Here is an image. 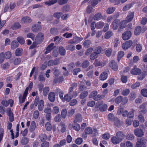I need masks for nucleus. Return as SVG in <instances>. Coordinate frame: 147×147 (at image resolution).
<instances>
[{
    "mask_svg": "<svg viewBox=\"0 0 147 147\" xmlns=\"http://www.w3.org/2000/svg\"><path fill=\"white\" fill-rule=\"evenodd\" d=\"M22 21L25 23H29L31 22L32 20L29 17H25L22 18Z\"/></svg>",
    "mask_w": 147,
    "mask_h": 147,
    "instance_id": "obj_25",
    "label": "nucleus"
},
{
    "mask_svg": "<svg viewBox=\"0 0 147 147\" xmlns=\"http://www.w3.org/2000/svg\"><path fill=\"white\" fill-rule=\"evenodd\" d=\"M55 121L56 122H59L61 120V117L60 114H58L54 118Z\"/></svg>",
    "mask_w": 147,
    "mask_h": 147,
    "instance_id": "obj_64",
    "label": "nucleus"
},
{
    "mask_svg": "<svg viewBox=\"0 0 147 147\" xmlns=\"http://www.w3.org/2000/svg\"><path fill=\"white\" fill-rule=\"evenodd\" d=\"M39 138L41 141L43 142L45 141L47 139V136L45 134H41L39 136Z\"/></svg>",
    "mask_w": 147,
    "mask_h": 147,
    "instance_id": "obj_31",
    "label": "nucleus"
},
{
    "mask_svg": "<svg viewBox=\"0 0 147 147\" xmlns=\"http://www.w3.org/2000/svg\"><path fill=\"white\" fill-rule=\"evenodd\" d=\"M118 140V139L116 136L113 137L111 138L112 142L114 144H117L121 142L120 141Z\"/></svg>",
    "mask_w": 147,
    "mask_h": 147,
    "instance_id": "obj_24",
    "label": "nucleus"
},
{
    "mask_svg": "<svg viewBox=\"0 0 147 147\" xmlns=\"http://www.w3.org/2000/svg\"><path fill=\"white\" fill-rule=\"evenodd\" d=\"M141 93L142 96L147 97V89H143L141 91Z\"/></svg>",
    "mask_w": 147,
    "mask_h": 147,
    "instance_id": "obj_61",
    "label": "nucleus"
},
{
    "mask_svg": "<svg viewBox=\"0 0 147 147\" xmlns=\"http://www.w3.org/2000/svg\"><path fill=\"white\" fill-rule=\"evenodd\" d=\"M141 72V70L137 68L134 67L131 71V73L134 75H139Z\"/></svg>",
    "mask_w": 147,
    "mask_h": 147,
    "instance_id": "obj_8",
    "label": "nucleus"
},
{
    "mask_svg": "<svg viewBox=\"0 0 147 147\" xmlns=\"http://www.w3.org/2000/svg\"><path fill=\"white\" fill-rule=\"evenodd\" d=\"M19 44L18 42L16 41H13L11 42V49H15L18 47Z\"/></svg>",
    "mask_w": 147,
    "mask_h": 147,
    "instance_id": "obj_22",
    "label": "nucleus"
},
{
    "mask_svg": "<svg viewBox=\"0 0 147 147\" xmlns=\"http://www.w3.org/2000/svg\"><path fill=\"white\" fill-rule=\"evenodd\" d=\"M8 115L9 116V121L11 122L13 121L14 120V117L13 114L10 110L9 112Z\"/></svg>",
    "mask_w": 147,
    "mask_h": 147,
    "instance_id": "obj_51",
    "label": "nucleus"
},
{
    "mask_svg": "<svg viewBox=\"0 0 147 147\" xmlns=\"http://www.w3.org/2000/svg\"><path fill=\"white\" fill-rule=\"evenodd\" d=\"M11 54L10 51H7L4 54V57L6 59H9L11 57Z\"/></svg>",
    "mask_w": 147,
    "mask_h": 147,
    "instance_id": "obj_57",
    "label": "nucleus"
},
{
    "mask_svg": "<svg viewBox=\"0 0 147 147\" xmlns=\"http://www.w3.org/2000/svg\"><path fill=\"white\" fill-rule=\"evenodd\" d=\"M116 117L112 113H109L108 116V120L111 121H113L115 119V118Z\"/></svg>",
    "mask_w": 147,
    "mask_h": 147,
    "instance_id": "obj_29",
    "label": "nucleus"
},
{
    "mask_svg": "<svg viewBox=\"0 0 147 147\" xmlns=\"http://www.w3.org/2000/svg\"><path fill=\"white\" fill-rule=\"evenodd\" d=\"M36 127V124L35 121H32L31 122V125L29 128L30 131L32 132L34 131Z\"/></svg>",
    "mask_w": 147,
    "mask_h": 147,
    "instance_id": "obj_27",
    "label": "nucleus"
},
{
    "mask_svg": "<svg viewBox=\"0 0 147 147\" xmlns=\"http://www.w3.org/2000/svg\"><path fill=\"white\" fill-rule=\"evenodd\" d=\"M133 44V42L131 40L126 41L122 45V48L125 50L130 48Z\"/></svg>",
    "mask_w": 147,
    "mask_h": 147,
    "instance_id": "obj_3",
    "label": "nucleus"
},
{
    "mask_svg": "<svg viewBox=\"0 0 147 147\" xmlns=\"http://www.w3.org/2000/svg\"><path fill=\"white\" fill-rule=\"evenodd\" d=\"M98 56V55L96 52L92 53L90 55V59L91 60H93Z\"/></svg>",
    "mask_w": 147,
    "mask_h": 147,
    "instance_id": "obj_36",
    "label": "nucleus"
},
{
    "mask_svg": "<svg viewBox=\"0 0 147 147\" xmlns=\"http://www.w3.org/2000/svg\"><path fill=\"white\" fill-rule=\"evenodd\" d=\"M116 137L118 138L119 140L121 142L124 138L125 135L121 131L117 132L116 134Z\"/></svg>",
    "mask_w": 147,
    "mask_h": 147,
    "instance_id": "obj_7",
    "label": "nucleus"
},
{
    "mask_svg": "<svg viewBox=\"0 0 147 147\" xmlns=\"http://www.w3.org/2000/svg\"><path fill=\"white\" fill-rule=\"evenodd\" d=\"M115 9V8L114 7L109 8L106 10L107 13L109 14H111L114 11Z\"/></svg>",
    "mask_w": 147,
    "mask_h": 147,
    "instance_id": "obj_39",
    "label": "nucleus"
},
{
    "mask_svg": "<svg viewBox=\"0 0 147 147\" xmlns=\"http://www.w3.org/2000/svg\"><path fill=\"white\" fill-rule=\"evenodd\" d=\"M141 28L139 26H137L135 28L134 31V34L136 35H139L141 33Z\"/></svg>",
    "mask_w": 147,
    "mask_h": 147,
    "instance_id": "obj_17",
    "label": "nucleus"
},
{
    "mask_svg": "<svg viewBox=\"0 0 147 147\" xmlns=\"http://www.w3.org/2000/svg\"><path fill=\"white\" fill-rule=\"evenodd\" d=\"M113 33L111 31H109L106 32L105 35V38L106 39L109 38L112 35Z\"/></svg>",
    "mask_w": 147,
    "mask_h": 147,
    "instance_id": "obj_32",
    "label": "nucleus"
},
{
    "mask_svg": "<svg viewBox=\"0 0 147 147\" xmlns=\"http://www.w3.org/2000/svg\"><path fill=\"white\" fill-rule=\"evenodd\" d=\"M146 142H147V138L143 137L138 138L137 139L135 147H146Z\"/></svg>",
    "mask_w": 147,
    "mask_h": 147,
    "instance_id": "obj_2",
    "label": "nucleus"
},
{
    "mask_svg": "<svg viewBox=\"0 0 147 147\" xmlns=\"http://www.w3.org/2000/svg\"><path fill=\"white\" fill-rule=\"evenodd\" d=\"M41 28V26L40 25H38V24H35L32 27V30L34 32H36Z\"/></svg>",
    "mask_w": 147,
    "mask_h": 147,
    "instance_id": "obj_15",
    "label": "nucleus"
},
{
    "mask_svg": "<svg viewBox=\"0 0 147 147\" xmlns=\"http://www.w3.org/2000/svg\"><path fill=\"white\" fill-rule=\"evenodd\" d=\"M98 92L97 91H94L91 92L90 94L89 95V97L90 98L93 97L94 98L95 96L97 94Z\"/></svg>",
    "mask_w": 147,
    "mask_h": 147,
    "instance_id": "obj_45",
    "label": "nucleus"
},
{
    "mask_svg": "<svg viewBox=\"0 0 147 147\" xmlns=\"http://www.w3.org/2000/svg\"><path fill=\"white\" fill-rule=\"evenodd\" d=\"M38 79L39 81L40 82H43L45 80V78L43 76L42 73L39 75Z\"/></svg>",
    "mask_w": 147,
    "mask_h": 147,
    "instance_id": "obj_59",
    "label": "nucleus"
},
{
    "mask_svg": "<svg viewBox=\"0 0 147 147\" xmlns=\"http://www.w3.org/2000/svg\"><path fill=\"white\" fill-rule=\"evenodd\" d=\"M43 35L42 33H39L36 37L35 40L37 43H40L43 38Z\"/></svg>",
    "mask_w": 147,
    "mask_h": 147,
    "instance_id": "obj_9",
    "label": "nucleus"
},
{
    "mask_svg": "<svg viewBox=\"0 0 147 147\" xmlns=\"http://www.w3.org/2000/svg\"><path fill=\"white\" fill-rule=\"evenodd\" d=\"M102 17V16L101 13H98L94 16L93 19L95 20H100Z\"/></svg>",
    "mask_w": 147,
    "mask_h": 147,
    "instance_id": "obj_19",
    "label": "nucleus"
},
{
    "mask_svg": "<svg viewBox=\"0 0 147 147\" xmlns=\"http://www.w3.org/2000/svg\"><path fill=\"white\" fill-rule=\"evenodd\" d=\"M28 142V139L26 137L22 138L21 140V143L22 145L26 144Z\"/></svg>",
    "mask_w": 147,
    "mask_h": 147,
    "instance_id": "obj_44",
    "label": "nucleus"
},
{
    "mask_svg": "<svg viewBox=\"0 0 147 147\" xmlns=\"http://www.w3.org/2000/svg\"><path fill=\"white\" fill-rule=\"evenodd\" d=\"M142 46L140 44H137L136 47V49L137 52H140L142 50Z\"/></svg>",
    "mask_w": 147,
    "mask_h": 147,
    "instance_id": "obj_52",
    "label": "nucleus"
},
{
    "mask_svg": "<svg viewBox=\"0 0 147 147\" xmlns=\"http://www.w3.org/2000/svg\"><path fill=\"white\" fill-rule=\"evenodd\" d=\"M48 98L50 101L53 102L55 100V95L54 92H50L48 95Z\"/></svg>",
    "mask_w": 147,
    "mask_h": 147,
    "instance_id": "obj_13",
    "label": "nucleus"
},
{
    "mask_svg": "<svg viewBox=\"0 0 147 147\" xmlns=\"http://www.w3.org/2000/svg\"><path fill=\"white\" fill-rule=\"evenodd\" d=\"M122 100V97L121 96H119L116 98L115 99V102L117 104H118L120 103Z\"/></svg>",
    "mask_w": 147,
    "mask_h": 147,
    "instance_id": "obj_47",
    "label": "nucleus"
},
{
    "mask_svg": "<svg viewBox=\"0 0 147 147\" xmlns=\"http://www.w3.org/2000/svg\"><path fill=\"white\" fill-rule=\"evenodd\" d=\"M134 110H132L129 112H128L127 115L128 118H131L134 117Z\"/></svg>",
    "mask_w": 147,
    "mask_h": 147,
    "instance_id": "obj_40",
    "label": "nucleus"
},
{
    "mask_svg": "<svg viewBox=\"0 0 147 147\" xmlns=\"http://www.w3.org/2000/svg\"><path fill=\"white\" fill-rule=\"evenodd\" d=\"M83 39L82 38H80L79 37H76L73 38L76 43H78L81 41Z\"/></svg>",
    "mask_w": 147,
    "mask_h": 147,
    "instance_id": "obj_46",
    "label": "nucleus"
},
{
    "mask_svg": "<svg viewBox=\"0 0 147 147\" xmlns=\"http://www.w3.org/2000/svg\"><path fill=\"white\" fill-rule=\"evenodd\" d=\"M59 111V107L57 106L54 107L52 110V113L54 114H57L58 113Z\"/></svg>",
    "mask_w": 147,
    "mask_h": 147,
    "instance_id": "obj_49",
    "label": "nucleus"
},
{
    "mask_svg": "<svg viewBox=\"0 0 147 147\" xmlns=\"http://www.w3.org/2000/svg\"><path fill=\"white\" fill-rule=\"evenodd\" d=\"M54 45V43H52L50 44L47 47L46 49V51L45 52V54H47L49 53L51 50L53 49Z\"/></svg>",
    "mask_w": 147,
    "mask_h": 147,
    "instance_id": "obj_20",
    "label": "nucleus"
},
{
    "mask_svg": "<svg viewBox=\"0 0 147 147\" xmlns=\"http://www.w3.org/2000/svg\"><path fill=\"white\" fill-rule=\"evenodd\" d=\"M105 25V23L102 22H99L97 23L96 26L99 28L103 27Z\"/></svg>",
    "mask_w": 147,
    "mask_h": 147,
    "instance_id": "obj_58",
    "label": "nucleus"
},
{
    "mask_svg": "<svg viewBox=\"0 0 147 147\" xmlns=\"http://www.w3.org/2000/svg\"><path fill=\"white\" fill-rule=\"evenodd\" d=\"M58 31L57 29L55 28H52L50 30V32L52 34L56 35L58 34Z\"/></svg>",
    "mask_w": 147,
    "mask_h": 147,
    "instance_id": "obj_38",
    "label": "nucleus"
},
{
    "mask_svg": "<svg viewBox=\"0 0 147 147\" xmlns=\"http://www.w3.org/2000/svg\"><path fill=\"white\" fill-rule=\"evenodd\" d=\"M91 44V42L90 40H87L84 41L83 45L85 47L88 48L90 46Z\"/></svg>",
    "mask_w": 147,
    "mask_h": 147,
    "instance_id": "obj_33",
    "label": "nucleus"
},
{
    "mask_svg": "<svg viewBox=\"0 0 147 147\" xmlns=\"http://www.w3.org/2000/svg\"><path fill=\"white\" fill-rule=\"evenodd\" d=\"M39 116V112L38 110L35 111L33 113V117L35 119H37Z\"/></svg>",
    "mask_w": 147,
    "mask_h": 147,
    "instance_id": "obj_54",
    "label": "nucleus"
},
{
    "mask_svg": "<svg viewBox=\"0 0 147 147\" xmlns=\"http://www.w3.org/2000/svg\"><path fill=\"white\" fill-rule=\"evenodd\" d=\"M4 53L2 52L0 54V63H2L4 60Z\"/></svg>",
    "mask_w": 147,
    "mask_h": 147,
    "instance_id": "obj_60",
    "label": "nucleus"
},
{
    "mask_svg": "<svg viewBox=\"0 0 147 147\" xmlns=\"http://www.w3.org/2000/svg\"><path fill=\"white\" fill-rule=\"evenodd\" d=\"M88 94V92L87 91H84L82 92L80 95V98L84 99L86 97Z\"/></svg>",
    "mask_w": 147,
    "mask_h": 147,
    "instance_id": "obj_18",
    "label": "nucleus"
},
{
    "mask_svg": "<svg viewBox=\"0 0 147 147\" xmlns=\"http://www.w3.org/2000/svg\"><path fill=\"white\" fill-rule=\"evenodd\" d=\"M83 142V140L81 138H78L76 140V143L78 145H80L82 144Z\"/></svg>",
    "mask_w": 147,
    "mask_h": 147,
    "instance_id": "obj_63",
    "label": "nucleus"
},
{
    "mask_svg": "<svg viewBox=\"0 0 147 147\" xmlns=\"http://www.w3.org/2000/svg\"><path fill=\"white\" fill-rule=\"evenodd\" d=\"M107 73L106 72H104L100 75V79L102 80H104L107 78Z\"/></svg>",
    "mask_w": 147,
    "mask_h": 147,
    "instance_id": "obj_16",
    "label": "nucleus"
},
{
    "mask_svg": "<svg viewBox=\"0 0 147 147\" xmlns=\"http://www.w3.org/2000/svg\"><path fill=\"white\" fill-rule=\"evenodd\" d=\"M73 97V95L67 94L65 95V100L68 102H69L72 98Z\"/></svg>",
    "mask_w": 147,
    "mask_h": 147,
    "instance_id": "obj_34",
    "label": "nucleus"
},
{
    "mask_svg": "<svg viewBox=\"0 0 147 147\" xmlns=\"http://www.w3.org/2000/svg\"><path fill=\"white\" fill-rule=\"evenodd\" d=\"M130 92L129 90L128 89H125L123 90L122 94L124 96H127Z\"/></svg>",
    "mask_w": 147,
    "mask_h": 147,
    "instance_id": "obj_56",
    "label": "nucleus"
},
{
    "mask_svg": "<svg viewBox=\"0 0 147 147\" xmlns=\"http://www.w3.org/2000/svg\"><path fill=\"white\" fill-rule=\"evenodd\" d=\"M134 132L135 135L138 137H142L144 134L143 130L139 128L135 129Z\"/></svg>",
    "mask_w": 147,
    "mask_h": 147,
    "instance_id": "obj_6",
    "label": "nucleus"
},
{
    "mask_svg": "<svg viewBox=\"0 0 147 147\" xmlns=\"http://www.w3.org/2000/svg\"><path fill=\"white\" fill-rule=\"evenodd\" d=\"M105 96L103 94L101 95L98 94L97 95V94L96 96H95L94 97L93 99L96 101H98L100 99H102Z\"/></svg>",
    "mask_w": 147,
    "mask_h": 147,
    "instance_id": "obj_26",
    "label": "nucleus"
},
{
    "mask_svg": "<svg viewBox=\"0 0 147 147\" xmlns=\"http://www.w3.org/2000/svg\"><path fill=\"white\" fill-rule=\"evenodd\" d=\"M102 138L105 140H107L109 139L110 137V134L108 133H106L103 134L102 136Z\"/></svg>",
    "mask_w": 147,
    "mask_h": 147,
    "instance_id": "obj_55",
    "label": "nucleus"
},
{
    "mask_svg": "<svg viewBox=\"0 0 147 147\" xmlns=\"http://www.w3.org/2000/svg\"><path fill=\"white\" fill-rule=\"evenodd\" d=\"M34 105L35 106H38V109L39 111H42L44 108V101L42 100H39L38 97L36 96L34 100Z\"/></svg>",
    "mask_w": 147,
    "mask_h": 147,
    "instance_id": "obj_1",
    "label": "nucleus"
},
{
    "mask_svg": "<svg viewBox=\"0 0 147 147\" xmlns=\"http://www.w3.org/2000/svg\"><path fill=\"white\" fill-rule=\"evenodd\" d=\"M109 66L114 71H117L118 69V66L116 62L114 60L111 61L109 63Z\"/></svg>",
    "mask_w": 147,
    "mask_h": 147,
    "instance_id": "obj_4",
    "label": "nucleus"
},
{
    "mask_svg": "<svg viewBox=\"0 0 147 147\" xmlns=\"http://www.w3.org/2000/svg\"><path fill=\"white\" fill-rule=\"evenodd\" d=\"M58 1V0H50L45 3V4L50 6L53 5L56 3Z\"/></svg>",
    "mask_w": 147,
    "mask_h": 147,
    "instance_id": "obj_21",
    "label": "nucleus"
},
{
    "mask_svg": "<svg viewBox=\"0 0 147 147\" xmlns=\"http://www.w3.org/2000/svg\"><path fill=\"white\" fill-rule=\"evenodd\" d=\"M73 128L76 131H79L80 129V125L76 123H74L73 126Z\"/></svg>",
    "mask_w": 147,
    "mask_h": 147,
    "instance_id": "obj_53",
    "label": "nucleus"
},
{
    "mask_svg": "<svg viewBox=\"0 0 147 147\" xmlns=\"http://www.w3.org/2000/svg\"><path fill=\"white\" fill-rule=\"evenodd\" d=\"M21 27V25L18 22H16L13 24V29H17Z\"/></svg>",
    "mask_w": 147,
    "mask_h": 147,
    "instance_id": "obj_42",
    "label": "nucleus"
},
{
    "mask_svg": "<svg viewBox=\"0 0 147 147\" xmlns=\"http://www.w3.org/2000/svg\"><path fill=\"white\" fill-rule=\"evenodd\" d=\"M43 94L45 96L47 95L49 91V88L48 87H45L43 88Z\"/></svg>",
    "mask_w": 147,
    "mask_h": 147,
    "instance_id": "obj_28",
    "label": "nucleus"
},
{
    "mask_svg": "<svg viewBox=\"0 0 147 147\" xmlns=\"http://www.w3.org/2000/svg\"><path fill=\"white\" fill-rule=\"evenodd\" d=\"M124 55V53L123 51H120L119 52L117 60L118 61H119L120 59L122 58Z\"/></svg>",
    "mask_w": 147,
    "mask_h": 147,
    "instance_id": "obj_41",
    "label": "nucleus"
},
{
    "mask_svg": "<svg viewBox=\"0 0 147 147\" xmlns=\"http://www.w3.org/2000/svg\"><path fill=\"white\" fill-rule=\"evenodd\" d=\"M134 136L133 134H128L126 136V138L129 140H132L134 139Z\"/></svg>",
    "mask_w": 147,
    "mask_h": 147,
    "instance_id": "obj_62",
    "label": "nucleus"
},
{
    "mask_svg": "<svg viewBox=\"0 0 147 147\" xmlns=\"http://www.w3.org/2000/svg\"><path fill=\"white\" fill-rule=\"evenodd\" d=\"M136 94L135 92H131L129 94V99L131 100H134L136 97Z\"/></svg>",
    "mask_w": 147,
    "mask_h": 147,
    "instance_id": "obj_23",
    "label": "nucleus"
},
{
    "mask_svg": "<svg viewBox=\"0 0 147 147\" xmlns=\"http://www.w3.org/2000/svg\"><path fill=\"white\" fill-rule=\"evenodd\" d=\"M131 7V5L130 4H127L125 5L123 9V11H126L129 10Z\"/></svg>",
    "mask_w": 147,
    "mask_h": 147,
    "instance_id": "obj_48",
    "label": "nucleus"
},
{
    "mask_svg": "<svg viewBox=\"0 0 147 147\" xmlns=\"http://www.w3.org/2000/svg\"><path fill=\"white\" fill-rule=\"evenodd\" d=\"M82 120V117L81 115L80 114H78L76 116L74 121V123L77 122H81Z\"/></svg>",
    "mask_w": 147,
    "mask_h": 147,
    "instance_id": "obj_14",
    "label": "nucleus"
},
{
    "mask_svg": "<svg viewBox=\"0 0 147 147\" xmlns=\"http://www.w3.org/2000/svg\"><path fill=\"white\" fill-rule=\"evenodd\" d=\"M46 129L48 131H50L51 129V126L50 123L49 122H47L45 125Z\"/></svg>",
    "mask_w": 147,
    "mask_h": 147,
    "instance_id": "obj_50",
    "label": "nucleus"
},
{
    "mask_svg": "<svg viewBox=\"0 0 147 147\" xmlns=\"http://www.w3.org/2000/svg\"><path fill=\"white\" fill-rule=\"evenodd\" d=\"M134 12L129 11L128 12V15L127 17V21L128 22L131 21L134 16Z\"/></svg>",
    "mask_w": 147,
    "mask_h": 147,
    "instance_id": "obj_12",
    "label": "nucleus"
},
{
    "mask_svg": "<svg viewBox=\"0 0 147 147\" xmlns=\"http://www.w3.org/2000/svg\"><path fill=\"white\" fill-rule=\"evenodd\" d=\"M107 108V105L106 104H104L99 108L101 112H103L106 110Z\"/></svg>",
    "mask_w": 147,
    "mask_h": 147,
    "instance_id": "obj_43",
    "label": "nucleus"
},
{
    "mask_svg": "<svg viewBox=\"0 0 147 147\" xmlns=\"http://www.w3.org/2000/svg\"><path fill=\"white\" fill-rule=\"evenodd\" d=\"M84 132L86 134H92V130L91 128L87 127L85 129Z\"/></svg>",
    "mask_w": 147,
    "mask_h": 147,
    "instance_id": "obj_37",
    "label": "nucleus"
},
{
    "mask_svg": "<svg viewBox=\"0 0 147 147\" xmlns=\"http://www.w3.org/2000/svg\"><path fill=\"white\" fill-rule=\"evenodd\" d=\"M90 62L89 61L86 60L84 61L82 64V66L84 68H85L87 67L89 65Z\"/></svg>",
    "mask_w": 147,
    "mask_h": 147,
    "instance_id": "obj_35",
    "label": "nucleus"
},
{
    "mask_svg": "<svg viewBox=\"0 0 147 147\" xmlns=\"http://www.w3.org/2000/svg\"><path fill=\"white\" fill-rule=\"evenodd\" d=\"M22 50L20 48H18L15 51V55L18 56H20L21 55Z\"/></svg>",
    "mask_w": 147,
    "mask_h": 147,
    "instance_id": "obj_30",
    "label": "nucleus"
},
{
    "mask_svg": "<svg viewBox=\"0 0 147 147\" xmlns=\"http://www.w3.org/2000/svg\"><path fill=\"white\" fill-rule=\"evenodd\" d=\"M114 124L116 127H119L123 125V121H120L119 120L117 117L113 121Z\"/></svg>",
    "mask_w": 147,
    "mask_h": 147,
    "instance_id": "obj_11",
    "label": "nucleus"
},
{
    "mask_svg": "<svg viewBox=\"0 0 147 147\" xmlns=\"http://www.w3.org/2000/svg\"><path fill=\"white\" fill-rule=\"evenodd\" d=\"M131 31H127L123 33L122 34V38L124 40L129 39L131 37Z\"/></svg>",
    "mask_w": 147,
    "mask_h": 147,
    "instance_id": "obj_5",
    "label": "nucleus"
},
{
    "mask_svg": "<svg viewBox=\"0 0 147 147\" xmlns=\"http://www.w3.org/2000/svg\"><path fill=\"white\" fill-rule=\"evenodd\" d=\"M120 24V21L119 20H114L112 23L113 29L115 30H117Z\"/></svg>",
    "mask_w": 147,
    "mask_h": 147,
    "instance_id": "obj_10",
    "label": "nucleus"
}]
</instances>
